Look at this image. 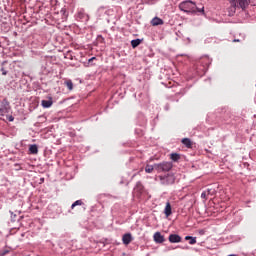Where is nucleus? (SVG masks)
Here are the masks:
<instances>
[{"label": "nucleus", "mask_w": 256, "mask_h": 256, "mask_svg": "<svg viewBox=\"0 0 256 256\" xmlns=\"http://www.w3.org/2000/svg\"><path fill=\"white\" fill-rule=\"evenodd\" d=\"M230 3H231L230 9L232 13H235V11H237V7L239 9H242L243 11H245V9L249 7V5H252L253 7H255L256 0H230Z\"/></svg>", "instance_id": "1"}, {"label": "nucleus", "mask_w": 256, "mask_h": 256, "mask_svg": "<svg viewBox=\"0 0 256 256\" xmlns=\"http://www.w3.org/2000/svg\"><path fill=\"white\" fill-rule=\"evenodd\" d=\"M195 69L199 75H205L209 69V58L205 57L199 60L195 65Z\"/></svg>", "instance_id": "2"}, {"label": "nucleus", "mask_w": 256, "mask_h": 256, "mask_svg": "<svg viewBox=\"0 0 256 256\" xmlns=\"http://www.w3.org/2000/svg\"><path fill=\"white\" fill-rule=\"evenodd\" d=\"M179 9L184 13H195V9H197V5L195 4V2L191 0H186L179 4Z\"/></svg>", "instance_id": "3"}, {"label": "nucleus", "mask_w": 256, "mask_h": 256, "mask_svg": "<svg viewBox=\"0 0 256 256\" xmlns=\"http://www.w3.org/2000/svg\"><path fill=\"white\" fill-rule=\"evenodd\" d=\"M158 179H160L161 185L169 186L175 184V174L172 172L167 173L166 175H160L158 176Z\"/></svg>", "instance_id": "4"}, {"label": "nucleus", "mask_w": 256, "mask_h": 256, "mask_svg": "<svg viewBox=\"0 0 256 256\" xmlns=\"http://www.w3.org/2000/svg\"><path fill=\"white\" fill-rule=\"evenodd\" d=\"M173 169L172 162H162L155 164V171L157 173H169Z\"/></svg>", "instance_id": "5"}, {"label": "nucleus", "mask_w": 256, "mask_h": 256, "mask_svg": "<svg viewBox=\"0 0 256 256\" xmlns=\"http://www.w3.org/2000/svg\"><path fill=\"white\" fill-rule=\"evenodd\" d=\"M9 111H11V105L9 104V100H7V98H4L0 104V116L5 117V115H7Z\"/></svg>", "instance_id": "6"}, {"label": "nucleus", "mask_w": 256, "mask_h": 256, "mask_svg": "<svg viewBox=\"0 0 256 256\" xmlns=\"http://www.w3.org/2000/svg\"><path fill=\"white\" fill-rule=\"evenodd\" d=\"M76 21H81L82 23H87L89 21V15L85 13L84 9L78 10L76 13Z\"/></svg>", "instance_id": "7"}, {"label": "nucleus", "mask_w": 256, "mask_h": 256, "mask_svg": "<svg viewBox=\"0 0 256 256\" xmlns=\"http://www.w3.org/2000/svg\"><path fill=\"white\" fill-rule=\"evenodd\" d=\"M143 191H145V186H143L141 181L137 182L136 186L134 187V192L138 197H141V195H143Z\"/></svg>", "instance_id": "8"}, {"label": "nucleus", "mask_w": 256, "mask_h": 256, "mask_svg": "<svg viewBox=\"0 0 256 256\" xmlns=\"http://www.w3.org/2000/svg\"><path fill=\"white\" fill-rule=\"evenodd\" d=\"M100 13H104V15H107L108 17H113L115 15V10L111 8H105V7H100L99 8Z\"/></svg>", "instance_id": "9"}, {"label": "nucleus", "mask_w": 256, "mask_h": 256, "mask_svg": "<svg viewBox=\"0 0 256 256\" xmlns=\"http://www.w3.org/2000/svg\"><path fill=\"white\" fill-rule=\"evenodd\" d=\"M133 241V235L131 233H126L122 236L123 245H129Z\"/></svg>", "instance_id": "10"}, {"label": "nucleus", "mask_w": 256, "mask_h": 256, "mask_svg": "<svg viewBox=\"0 0 256 256\" xmlns=\"http://www.w3.org/2000/svg\"><path fill=\"white\" fill-rule=\"evenodd\" d=\"M168 241L171 243H181L182 238L178 234H170L168 237Z\"/></svg>", "instance_id": "11"}, {"label": "nucleus", "mask_w": 256, "mask_h": 256, "mask_svg": "<svg viewBox=\"0 0 256 256\" xmlns=\"http://www.w3.org/2000/svg\"><path fill=\"white\" fill-rule=\"evenodd\" d=\"M155 243H165V236L161 234V232H156L154 234Z\"/></svg>", "instance_id": "12"}, {"label": "nucleus", "mask_w": 256, "mask_h": 256, "mask_svg": "<svg viewBox=\"0 0 256 256\" xmlns=\"http://www.w3.org/2000/svg\"><path fill=\"white\" fill-rule=\"evenodd\" d=\"M41 105L44 109H49L53 105V98H49L48 100H42Z\"/></svg>", "instance_id": "13"}, {"label": "nucleus", "mask_w": 256, "mask_h": 256, "mask_svg": "<svg viewBox=\"0 0 256 256\" xmlns=\"http://www.w3.org/2000/svg\"><path fill=\"white\" fill-rule=\"evenodd\" d=\"M182 145L186 146L187 149H193V142L189 138H183L181 140Z\"/></svg>", "instance_id": "14"}, {"label": "nucleus", "mask_w": 256, "mask_h": 256, "mask_svg": "<svg viewBox=\"0 0 256 256\" xmlns=\"http://www.w3.org/2000/svg\"><path fill=\"white\" fill-rule=\"evenodd\" d=\"M172 213H173V211H172V208H171V203L167 202L166 206H165V209H164V214L166 215V217H171Z\"/></svg>", "instance_id": "15"}, {"label": "nucleus", "mask_w": 256, "mask_h": 256, "mask_svg": "<svg viewBox=\"0 0 256 256\" xmlns=\"http://www.w3.org/2000/svg\"><path fill=\"white\" fill-rule=\"evenodd\" d=\"M29 152L31 155H37L39 153V147L37 146V144L30 145Z\"/></svg>", "instance_id": "16"}, {"label": "nucleus", "mask_w": 256, "mask_h": 256, "mask_svg": "<svg viewBox=\"0 0 256 256\" xmlns=\"http://www.w3.org/2000/svg\"><path fill=\"white\" fill-rule=\"evenodd\" d=\"M152 25L154 27H157V25H163V19L159 18V17H155L152 19Z\"/></svg>", "instance_id": "17"}, {"label": "nucleus", "mask_w": 256, "mask_h": 256, "mask_svg": "<svg viewBox=\"0 0 256 256\" xmlns=\"http://www.w3.org/2000/svg\"><path fill=\"white\" fill-rule=\"evenodd\" d=\"M171 161H174V163H177L181 159V154L179 153H172L170 154Z\"/></svg>", "instance_id": "18"}, {"label": "nucleus", "mask_w": 256, "mask_h": 256, "mask_svg": "<svg viewBox=\"0 0 256 256\" xmlns=\"http://www.w3.org/2000/svg\"><path fill=\"white\" fill-rule=\"evenodd\" d=\"M11 248L5 247L3 250H0V256H10Z\"/></svg>", "instance_id": "19"}, {"label": "nucleus", "mask_w": 256, "mask_h": 256, "mask_svg": "<svg viewBox=\"0 0 256 256\" xmlns=\"http://www.w3.org/2000/svg\"><path fill=\"white\" fill-rule=\"evenodd\" d=\"M141 45V39H134L131 41V47L132 49H136V47H139Z\"/></svg>", "instance_id": "20"}, {"label": "nucleus", "mask_w": 256, "mask_h": 256, "mask_svg": "<svg viewBox=\"0 0 256 256\" xmlns=\"http://www.w3.org/2000/svg\"><path fill=\"white\" fill-rule=\"evenodd\" d=\"M153 171H155V164L154 165L147 164L145 166V173H153Z\"/></svg>", "instance_id": "21"}, {"label": "nucleus", "mask_w": 256, "mask_h": 256, "mask_svg": "<svg viewBox=\"0 0 256 256\" xmlns=\"http://www.w3.org/2000/svg\"><path fill=\"white\" fill-rule=\"evenodd\" d=\"M10 213H11V221L13 222V223H15V221H21V219H23V217H21V216H17V214H14L12 211H10Z\"/></svg>", "instance_id": "22"}, {"label": "nucleus", "mask_w": 256, "mask_h": 256, "mask_svg": "<svg viewBox=\"0 0 256 256\" xmlns=\"http://www.w3.org/2000/svg\"><path fill=\"white\" fill-rule=\"evenodd\" d=\"M185 240H186V241H189V244H190V245H195V243H197V238L192 237V236H186V237H185Z\"/></svg>", "instance_id": "23"}, {"label": "nucleus", "mask_w": 256, "mask_h": 256, "mask_svg": "<svg viewBox=\"0 0 256 256\" xmlns=\"http://www.w3.org/2000/svg\"><path fill=\"white\" fill-rule=\"evenodd\" d=\"M206 193L207 195H210L211 197H213V195L217 193V190H215V188L213 187H210V188H207Z\"/></svg>", "instance_id": "24"}, {"label": "nucleus", "mask_w": 256, "mask_h": 256, "mask_svg": "<svg viewBox=\"0 0 256 256\" xmlns=\"http://www.w3.org/2000/svg\"><path fill=\"white\" fill-rule=\"evenodd\" d=\"M69 91H73V81L67 80L64 82Z\"/></svg>", "instance_id": "25"}, {"label": "nucleus", "mask_w": 256, "mask_h": 256, "mask_svg": "<svg viewBox=\"0 0 256 256\" xmlns=\"http://www.w3.org/2000/svg\"><path fill=\"white\" fill-rule=\"evenodd\" d=\"M79 205H84L83 200H76L72 205H71V209H75V207L79 206Z\"/></svg>", "instance_id": "26"}, {"label": "nucleus", "mask_w": 256, "mask_h": 256, "mask_svg": "<svg viewBox=\"0 0 256 256\" xmlns=\"http://www.w3.org/2000/svg\"><path fill=\"white\" fill-rule=\"evenodd\" d=\"M142 3L144 5H153V3H155V0H142Z\"/></svg>", "instance_id": "27"}, {"label": "nucleus", "mask_w": 256, "mask_h": 256, "mask_svg": "<svg viewBox=\"0 0 256 256\" xmlns=\"http://www.w3.org/2000/svg\"><path fill=\"white\" fill-rule=\"evenodd\" d=\"M195 13H205V7L199 8L196 6Z\"/></svg>", "instance_id": "28"}, {"label": "nucleus", "mask_w": 256, "mask_h": 256, "mask_svg": "<svg viewBox=\"0 0 256 256\" xmlns=\"http://www.w3.org/2000/svg\"><path fill=\"white\" fill-rule=\"evenodd\" d=\"M207 197H209V194H207V191H203L201 194V198L207 201Z\"/></svg>", "instance_id": "29"}, {"label": "nucleus", "mask_w": 256, "mask_h": 256, "mask_svg": "<svg viewBox=\"0 0 256 256\" xmlns=\"http://www.w3.org/2000/svg\"><path fill=\"white\" fill-rule=\"evenodd\" d=\"M93 61H97V57H92L88 60V65H95L93 64Z\"/></svg>", "instance_id": "30"}, {"label": "nucleus", "mask_w": 256, "mask_h": 256, "mask_svg": "<svg viewBox=\"0 0 256 256\" xmlns=\"http://www.w3.org/2000/svg\"><path fill=\"white\" fill-rule=\"evenodd\" d=\"M7 119H8V121H10V122L15 121V117H13V115L7 116Z\"/></svg>", "instance_id": "31"}, {"label": "nucleus", "mask_w": 256, "mask_h": 256, "mask_svg": "<svg viewBox=\"0 0 256 256\" xmlns=\"http://www.w3.org/2000/svg\"><path fill=\"white\" fill-rule=\"evenodd\" d=\"M2 75H7V70L4 67L1 68Z\"/></svg>", "instance_id": "32"}, {"label": "nucleus", "mask_w": 256, "mask_h": 256, "mask_svg": "<svg viewBox=\"0 0 256 256\" xmlns=\"http://www.w3.org/2000/svg\"><path fill=\"white\" fill-rule=\"evenodd\" d=\"M98 39H101V42L103 43V41H105V38H103V36L99 35Z\"/></svg>", "instance_id": "33"}, {"label": "nucleus", "mask_w": 256, "mask_h": 256, "mask_svg": "<svg viewBox=\"0 0 256 256\" xmlns=\"http://www.w3.org/2000/svg\"><path fill=\"white\" fill-rule=\"evenodd\" d=\"M41 183L45 181V178H40Z\"/></svg>", "instance_id": "34"}, {"label": "nucleus", "mask_w": 256, "mask_h": 256, "mask_svg": "<svg viewBox=\"0 0 256 256\" xmlns=\"http://www.w3.org/2000/svg\"><path fill=\"white\" fill-rule=\"evenodd\" d=\"M239 39H234V43H238Z\"/></svg>", "instance_id": "35"}, {"label": "nucleus", "mask_w": 256, "mask_h": 256, "mask_svg": "<svg viewBox=\"0 0 256 256\" xmlns=\"http://www.w3.org/2000/svg\"><path fill=\"white\" fill-rule=\"evenodd\" d=\"M200 233L203 234V230H201Z\"/></svg>", "instance_id": "36"}]
</instances>
